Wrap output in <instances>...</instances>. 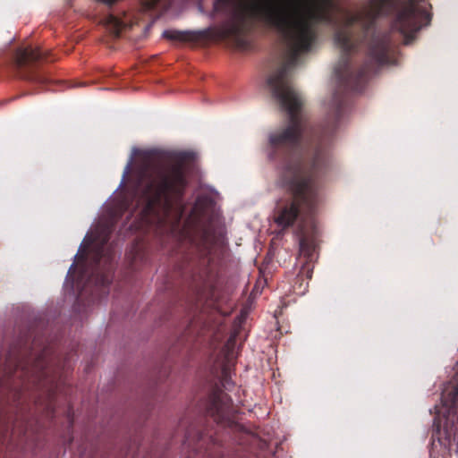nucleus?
<instances>
[{"instance_id":"obj_4","label":"nucleus","mask_w":458,"mask_h":458,"mask_svg":"<svg viewBox=\"0 0 458 458\" xmlns=\"http://www.w3.org/2000/svg\"><path fill=\"white\" fill-rule=\"evenodd\" d=\"M246 28L242 22L233 20L225 23L219 29H208L198 31L197 34L204 37H210L216 39H231L239 47H244L247 41L244 38Z\"/></svg>"},{"instance_id":"obj_1","label":"nucleus","mask_w":458,"mask_h":458,"mask_svg":"<svg viewBox=\"0 0 458 458\" xmlns=\"http://www.w3.org/2000/svg\"><path fill=\"white\" fill-rule=\"evenodd\" d=\"M368 6L352 12L342 9L336 0H244L242 15L275 29L284 38L288 48L287 64L272 73L267 86L287 110L290 124L285 131L269 137L272 147H277L297 139L301 133L298 111L302 104L299 94L289 84L287 72L298 62L299 56L310 51L316 41L315 25L325 22L335 28V42L344 50L352 48L347 29L359 24L369 27L378 16L394 9L397 13L392 21V30L408 40L429 23L430 16L418 0H367Z\"/></svg>"},{"instance_id":"obj_6","label":"nucleus","mask_w":458,"mask_h":458,"mask_svg":"<svg viewBox=\"0 0 458 458\" xmlns=\"http://www.w3.org/2000/svg\"><path fill=\"white\" fill-rule=\"evenodd\" d=\"M102 22L115 36H118L122 30V21L112 14L107 15Z\"/></svg>"},{"instance_id":"obj_8","label":"nucleus","mask_w":458,"mask_h":458,"mask_svg":"<svg viewBox=\"0 0 458 458\" xmlns=\"http://www.w3.org/2000/svg\"><path fill=\"white\" fill-rule=\"evenodd\" d=\"M342 66H343V69L344 70H347L348 69V65L346 64V62H344L343 64H339L338 66H336L335 68V74L340 78L343 76L344 74V72L342 71Z\"/></svg>"},{"instance_id":"obj_7","label":"nucleus","mask_w":458,"mask_h":458,"mask_svg":"<svg viewBox=\"0 0 458 458\" xmlns=\"http://www.w3.org/2000/svg\"><path fill=\"white\" fill-rule=\"evenodd\" d=\"M188 32L168 30L163 32V36L171 40H186L188 39Z\"/></svg>"},{"instance_id":"obj_9","label":"nucleus","mask_w":458,"mask_h":458,"mask_svg":"<svg viewBox=\"0 0 458 458\" xmlns=\"http://www.w3.org/2000/svg\"><path fill=\"white\" fill-rule=\"evenodd\" d=\"M377 61L378 63H383V62H384V60H383V58H382V57H378V58L377 59Z\"/></svg>"},{"instance_id":"obj_2","label":"nucleus","mask_w":458,"mask_h":458,"mask_svg":"<svg viewBox=\"0 0 458 458\" xmlns=\"http://www.w3.org/2000/svg\"><path fill=\"white\" fill-rule=\"evenodd\" d=\"M140 183L145 188L144 195L148 200L146 211L150 213L157 206L163 204L164 210L167 213L171 195L177 196L181 193L185 180L181 167L170 170L149 167L144 172Z\"/></svg>"},{"instance_id":"obj_5","label":"nucleus","mask_w":458,"mask_h":458,"mask_svg":"<svg viewBox=\"0 0 458 458\" xmlns=\"http://www.w3.org/2000/svg\"><path fill=\"white\" fill-rule=\"evenodd\" d=\"M41 57L38 50L32 47L21 49L16 54V62L19 65L25 64L28 62L36 61Z\"/></svg>"},{"instance_id":"obj_3","label":"nucleus","mask_w":458,"mask_h":458,"mask_svg":"<svg viewBox=\"0 0 458 458\" xmlns=\"http://www.w3.org/2000/svg\"><path fill=\"white\" fill-rule=\"evenodd\" d=\"M290 189L293 194V201L276 219V222L282 226H288L294 222L301 203H308L311 196L309 182L299 173L294 174L293 181L290 182Z\"/></svg>"}]
</instances>
